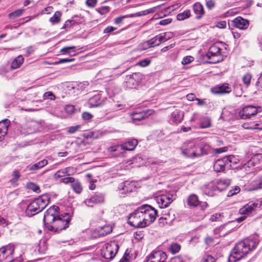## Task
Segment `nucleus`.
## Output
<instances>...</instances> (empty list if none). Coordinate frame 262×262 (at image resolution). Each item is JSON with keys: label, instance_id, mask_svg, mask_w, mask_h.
Instances as JSON below:
<instances>
[{"label": "nucleus", "instance_id": "obj_1", "mask_svg": "<svg viewBox=\"0 0 262 262\" xmlns=\"http://www.w3.org/2000/svg\"><path fill=\"white\" fill-rule=\"evenodd\" d=\"M157 215V211L154 208L148 205H143L129 214L127 222L135 228H144L152 224Z\"/></svg>", "mask_w": 262, "mask_h": 262}, {"label": "nucleus", "instance_id": "obj_2", "mask_svg": "<svg viewBox=\"0 0 262 262\" xmlns=\"http://www.w3.org/2000/svg\"><path fill=\"white\" fill-rule=\"evenodd\" d=\"M259 242V236L254 235L238 242L232 249L229 256V262H236L250 251L255 249Z\"/></svg>", "mask_w": 262, "mask_h": 262}, {"label": "nucleus", "instance_id": "obj_3", "mask_svg": "<svg viewBox=\"0 0 262 262\" xmlns=\"http://www.w3.org/2000/svg\"><path fill=\"white\" fill-rule=\"evenodd\" d=\"M182 154L186 157L194 158L207 155L209 146L193 139L186 140L181 147Z\"/></svg>", "mask_w": 262, "mask_h": 262}, {"label": "nucleus", "instance_id": "obj_4", "mask_svg": "<svg viewBox=\"0 0 262 262\" xmlns=\"http://www.w3.org/2000/svg\"><path fill=\"white\" fill-rule=\"evenodd\" d=\"M25 246L8 244L0 248V262H23Z\"/></svg>", "mask_w": 262, "mask_h": 262}, {"label": "nucleus", "instance_id": "obj_5", "mask_svg": "<svg viewBox=\"0 0 262 262\" xmlns=\"http://www.w3.org/2000/svg\"><path fill=\"white\" fill-rule=\"evenodd\" d=\"M49 202L50 197L47 194L36 198L28 205L25 211L26 215L31 217L40 212Z\"/></svg>", "mask_w": 262, "mask_h": 262}, {"label": "nucleus", "instance_id": "obj_6", "mask_svg": "<svg viewBox=\"0 0 262 262\" xmlns=\"http://www.w3.org/2000/svg\"><path fill=\"white\" fill-rule=\"evenodd\" d=\"M72 214L64 213L58 215L54 221L48 225L47 229L54 232L66 229L69 225Z\"/></svg>", "mask_w": 262, "mask_h": 262}, {"label": "nucleus", "instance_id": "obj_7", "mask_svg": "<svg viewBox=\"0 0 262 262\" xmlns=\"http://www.w3.org/2000/svg\"><path fill=\"white\" fill-rule=\"evenodd\" d=\"M225 45L222 42H217L213 44L209 49L207 53L208 59H210L209 62L212 63H218L223 60L222 47Z\"/></svg>", "mask_w": 262, "mask_h": 262}, {"label": "nucleus", "instance_id": "obj_8", "mask_svg": "<svg viewBox=\"0 0 262 262\" xmlns=\"http://www.w3.org/2000/svg\"><path fill=\"white\" fill-rule=\"evenodd\" d=\"M119 250V246L115 242L105 243L102 245L100 249L101 255L108 262L113 259Z\"/></svg>", "mask_w": 262, "mask_h": 262}, {"label": "nucleus", "instance_id": "obj_9", "mask_svg": "<svg viewBox=\"0 0 262 262\" xmlns=\"http://www.w3.org/2000/svg\"><path fill=\"white\" fill-rule=\"evenodd\" d=\"M233 159L234 156L230 155L216 160L213 165L214 171L217 172H220L230 169L232 166L231 163Z\"/></svg>", "mask_w": 262, "mask_h": 262}, {"label": "nucleus", "instance_id": "obj_10", "mask_svg": "<svg viewBox=\"0 0 262 262\" xmlns=\"http://www.w3.org/2000/svg\"><path fill=\"white\" fill-rule=\"evenodd\" d=\"M174 199V193L168 192L157 196L155 200L161 208L168 207Z\"/></svg>", "mask_w": 262, "mask_h": 262}, {"label": "nucleus", "instance_id": "obj_11", "mask_svg": "<svg viewBox=\"0 0 262 262\" xmlns=\"http://www.w3.org/2000/svg\"><path fill=\"white\" fill-rule=\"evenodd\" d=\"M261 111L262 108L260 106L255 107L253 105H247L239 111V116L243 119H249Z\"/></svg>", "mask_w": 262, "mask_h": 262}, {"label": "nucleus", "instance_id": "obj_12", "mask_svg": "<svg viewBox=\"0 0 262 262\" xmlns=\"http://www.w3.org/2000/svg\"><path fill=\"white\" fill-rule=\"evenodd\" d=\"M59 207L57 206H52L45 213L43 222L46 228L48 225H50L55 219L58 215Z\"/></svg>", "mask_w": 262, "mask_h": 262}, {"label": "nucleus", "instance_id": "obj_13", "mask_svg": "<svg viewBox=\"0 0 262 262\" xmlns=\"http://www.w3.org/2000/svg\"><path fill=\"white\" fill-rule=\"evenodd\" d=\"M137 187V183L134 181H126L121 183L118 188L119 194L122 197L130 192L133 191Z\"/></svg>", "mask_w": 262, "mask_h": 262}, {"label": "nucleus", "instance_id": "obj_14", "mask_svg": "<svg viewBox=\"0 0 262 262\" xmlns=\"http://www.w3.org/2000/svg\"><path fill=\"white\" fill-rule=\"evenodd\" d=\"M220 189L216 186L214 181L210 182L201 188L203 193L209 196H213L217 194L220 192Z\"/></svg>", "mask_w": 262, "mask_h": 262}, {"label": "nucleus", "instance_id": "obj_15", "mask_svg": "<svg viewBox=\"0 0 262 262\" xmlns=\"http://www.w3.org/2000/svg\"><path fill=\"white\" fill-rule=\"evenodd\" d=\"M167 255L161 250L153 251L147 257L146 262H166Z\"/></svg>", "mask_w": 262, "mask_h": 262}, {"label": "nucleus", "instance_id": "obj_16", "mask_svg": "<svg viewBox=\"0 0 262 262\" xmlns=\"http://www.w3.org/2000/svg\"><path fill=\"white\" fill-rule=\"evenodd\" d=\"M104 100L105 98L102 97L101 94L97 92H94L88 102V106L90 107L101 106L104 104Z\"/></svg>", "mask_w": 262, "mask_h": 262}, {"label": "nucleus", "instance_id": "obj_17", "mask_svg": "<svg viewBox=\"0 0 262 262\" xmlns=\"http://www.w3.org/2000/svg\"><path fill=\"white\" fill-rule=\"evenodd\" d=\"M142 80V74L140 73H134L126 77V86L129 89L135 88Z\"/></svg>", "mask_w": 262, "mask_h": 262}, {"label": "nucleus", "instance_id": "obj_18", "mask_svg": "<svg viewBox=\"0 0 262 262\" xmlns=\"http://www.w3.org/2000/svg\"><path fill=\"white\" fill-rule=\"evenodd\" d=\"M104 201V195L102 193H97L90 198L86 199L84 203L88 207H93L95 205L103 203Z\"/></svg>", "mask_w": 262, "mask_h": 262}, {"label": "nucleus", "instance_id": "obj_19", "mask_svg": "<svg viewBox=\"0 0 262 262\" xmlns=\"http://www.w3.org/2000/svg\"><path fill=\"white\" fill-rule=\"evenodd\" d=\"M232 91L231 88L228 83L217 85L211 89V92L215 94H228Z\"/></svg>", "mask_w": 262, "mask_h": 262}, {"label": "nucleus", "instance_id": "obj_20", "mask_svg": "<svg viewBox=\"0 0 262 262\" xmlns=\"http://www.w3.org/2000/svg\"><path fill=\"white\" fill-rule=\"evenodd\" d=\"M258 204L257 201L254 203L249 202L239 209V213L246 216L251 213L255 208L258 207Z\"/></svg>", "mask_w": 262, "mask_h": 262}, {"label": "nucleus", "instance_id": "obj_21", "mask_svg": "<svg viewBox=\"0 0 262 262\" xmlns=\"http://www.w3.org/2000/svg\"><path fill=\"white\" fill-rule=\"evenodd\" d=\"M108 151L111 154L115 157L124 156L125 150L122 144L116 145L108 148Z\"/></svg>", "mask_w": 262, "mask_h": 262}, {"label": "nucleus", "instance_id": "obj_22", "mask_svg": "<svg viewBox=\"0 0 262 262\" xmlns=\"http://www.w3.org/2000/svg\"><path fill=\"white\" fill-rule=\"evenodd\" d=\"M232 25L236 28L242 30L246 29L249 25V21L242 17H237L232 21Z\"/></svg>", "mask_w": 262, "mask_h": 262}, {"label": "nucleus", "instance_id": "obj_23", "mask_svg": "<svg viewBox=\"0 0 262 262\" xmlns=\"http://www.w3.org/2000/svg\"><path fill=\"white\" fill-rule=\"evenodd\" d=\"M262 163V154H258L253 155L252 158L244 165L245 168L254 166Z\"/></svg>", "mask_w": 262, "mask_h": 262}, {"label": "nucleus", "instance_id": "obj_24", "mask_svg": "<svg viewBox=\"0 0 262 262\" xmlns=\"http://www.w3.org/2000/svg\"><path fill=\"white\" fill-rule=\"evenodd\" d=\"M184 114L183 112L176 110L173 111L171 115L170 119V121L172 123L178 124L181 122L183 118Z\"/></svg>", "mask_w": 262, "mask_h": 262}, {"label": "nucleus", "instance_id": "obj_25", "mask_svg": "<svg viewBox=\"0 0 262 262\" xmlns=\"http://www.w3.org/2000/svg\"><path fill=\"white\" fill-rule=\"evenodd\" d=\"M193 11L195 14V18L198 19H201L205 14L203 5L200 3H195L192 6Z\"/></svg>", "mask_w": 262, "mask_h": 262}, {"label": "nucleus", "instance_id": "obj_26", "mask_svg": "<svg viewBox=\"0 0 262 262\" xmlns=\"http://www.w3.org/2000/svg\"><path fill=\"white\" fill-rule=\"evenodd\" d=\"M10 121L5 119L0 122V140L7 134Z\"/></svg>", "mask_w": 262, "mask_h": 262}, {"label": "nucleus", "instance_id": "obj_27", "mask_svg": "<svg viewBox=\"0 0 262 262\" xmlns=\"http://www.w3.org/2000/svg\"><path fill=\"white\" fill-rule=\"evenodd\" d=\"M48 164V161L46 159H43L41 161H39L37 163L33 164L32 165H29L27 166V168L28 170L31 171H35L42 168Z\"/></svg>", "mask_w": 262, "mask_h": 262}, {"label": "nucleus", "instance_id": "obj_28", "mask_svg": "<svg viewBox=\"0 0 262 262\" xmlns=\"http://www.w3.org/2000/svg\"><path fill=\"white\" fill-rule=\"evenodd\" d=\"M214 182L216 186H217L218 188H222L220 189V191L221 192L228 187L231 183V180L228 179H221L220 180L214 181Z\"/></svg>", "mask_w": 262, "mask_h": 262}, {"label": "nucleus", "instance_id": "obj_29", "mask_svg": "<svg viewBox=\"0 0 262 262\" xmlns=\"http://www.w3.org/2000/svg\"><path fill=\"white\" fill-rule=\"evenodd\" d=\"M125 150L132 151L134 150L138 144V141L135 139H129L128 141L122 144Z\"/></svg>", "mask_w": 262, "mask_h": 262}, {"label": "nucleus", "instance_id": "obj_30", "mask_svg": "<svg viewBox=\"0 0 262 262\" xmlns=\"http://www.w3.org/2000/svg\"><path fill=\"white\" fill-rule=\"evenodd\" d=\"M71 168V167H69L64 169H62L58 170L54 174V178L56 180H57L59 178H61L62 177H64L66 174L70 175V169Z\"/></svg>", "mask_w": 262, "mask_h": 262}, {"label": "nucleus", "instance_id": "obj_31", "mask_svg": "<svg viewBox=\"0 0 262 262\" xmlns=\"http://www.w3.org/2000/svg\"><path fill=\"white\" fill-rule=\"evenodd\" d=\"M152 113V111L149 110L147 112H142L139 113H135L133 115V119L135 120H141L149 116Z\"/></svg>", "mask_w": 262, "mask_h": 262}, {"label": "nucleus", "instance_id": "obj_32", "mask_svg": "<svg viewBox=\"0 0 262 262\" xmlns=\"http://www.w3.org/2000/svg\"><path fill=\"white\" fill-rule=\"evenodd\" d=\"M96 231H98L99 236H101L106 235L111 232L112 229L110 226L106 225L98 228Z\"/></svg>", "mask_w": 262, "mask_h": 262}, {"label": "nucleus", "instance_id": "obj_33", "mask_svg": "<svg viewBox=\"0 0 262 262\" xmlns=\"http://www.w3.org/2000/svg\"><path fill=\"white\" fill-rule=\"evenodd\" d=\"M199 201L198 196L192 194L189 196L187 199V204L189 206L195 207L199 205Z\"/></svg>", "mask_w": 262, "mask_h": 262}, {"label": "nucleus", "instance_id": "obj_34", "mask_svg": "<svg viewBox=\"0 0 262 262\" xmlns=\"http://www.w3.org/2000/svg\"><path fill=\"white\" fill-rule=\"evenodd\" d=\"M162 215L166 219V221L168 222V225H171L173 221L175 219V215L173 211H167L165 213H163Z\"/></svg>", "mask_w": 262, "mask_h": 262}, {"label": "nucleus", "instance_id": "obj_35", "mask_svg": "<svg viewBox=\"0 0 262 262\" xmlns=\"http://www.w3.org/2000/svg\"><path fill=\"white\" fill-rule=\"evenodd\" d=\"M75 46H71V47H66L62 48L60 52L62 54H68L70 56H74L75 55Z\"/></svg>", "mask_w": 262, "mask_h": 262}, {"label": "nucleus", "instance_id": "obj_36", "mask_svg": "<svg viewBox=\"0 0 262 262\" xmlns=\"http://www.w3.org/2000/svg\"><path fill=\"white\" fill-rule=\"evenodd\" d=\"M24 58L21 55L18 56L12 62L11 68L13 69L19 68L24 62Z\"/></svg>", "mask_w": 262, "mask_h": 262}, {"label": "nucleus", "instance_id": "obj_37", "mask_svg": "<svg viewBox=\"0 0 262 262\" xmlns=\"http://www.w3.org/2000/svg\"><path fill=\"white\" fill-rule=\"evenodd\" d=\"M191 16V12L189 10H185L184 12L179 13L177 15V18L178 20L182 21L188 18Z\"/></svg>", "mask_w": 262, "mask_h": 262}, {"label": "nucleus", "instance_id": "obj_38", "mask_svg": "<svg viewBox=\"0 0 262 262\" xmlns=\"http://www.w3.org/2000/svg\"><path fill=\"white\" fill-rule=\"evenodd\" d=\"M169 32H165L161 33L157 35V38L158 39V42L156 44L157 46L160 45L162 42H164L170 38Z\"/></svg>", "mask_w": 262, "mask_h": 262}, {"label": "nucleus", "instance_id": "obj_39", "mask_svg": "<svg viewBox=\"0 0 262 262\" xmlns=\"http://www.w3.org/2000/svg\"><path fill=\"white\" fill-rule=\"evenodd\" d=\"M73 190L77 193H80L82 190V187L78 180L74 179L72 184H71Z\"/></svg>", "mask_w": 262, "mask_h": 262}, {"label": "nucleus", "instance_id": "obj_40", "mask_svg": "<svg viewBox=\"0 0 262 262\" xmlns=\"http://www.w3.org/2000/svg\"><path fill=\"white\" fill-rule=\"evenodd\" d=\"M135 15L134 14H127L126 15L123 16H120L118 17H116L114 20V23L116 25H120L121 23H122L123 20L126 18H129V17H133Z\"/></svg>", "mask_w": 262, "mask_h": 262}, {"label": "nucleus", "instance_id": "obj_41", "mask_svg": "<svg viewBox=\"0 0 262 262\" xmlns=\"http://www.w3.org/2000/svg\"><path fill=\"white\" fill-rule=\"evenodd\" d=\"M61 16V13L60 11H56L54 13V15L50 18V21L52 24H57L60 21V17Z\"/></svg>", "mask_w": 262, "mask_h": 262}, {"label": "nucleus", "instance_id": "obj_42", "mask_svg": "<svg viewBox=\"0 0 262 262\" xmlns=\"http://www.w3.org/2000/svg\"><path fill=\"white\" fill-rule=\"evenodd\" d=\"M180 249V245L176 243H172L169 247V251L172 254L179 252Z\"/></svg>", "mask_w": 262, "mask_h": 262}, {"label": "nucleus", "instance_id": "obj_43", "mask_svg": "<svg viewBox=\"0 0 262 262\" xmlns=\"http://www.w3.org/2000/svg\"><path fill=\"white\" fill-rule=\"evenodd\" d=\"M201 127L203 128H208L210 127V120L208 117H204L201 122Z\"/></svg>", "mask_w": 262, "mask_h": 262}, {"label": "nucleus", "instance_id": "obj_44", "mask_svg": "<svg viewBox=\"0 0 262 262\" xmlns=\"http://www.w3.org/2000/svg\"><path fill=\"white\" fill-rule=\"evenodd\" d=\"M27 188L29 189L32 190L33 191L38 193L40 192L39 187L33 182L28 183L27 184Z\"/></svg>", "mask_w": 262, "mask_h": 262}, {"label": "nucleus", "instance_id": "obj_45", "mask_svg": "<svg viewBox=\"0 0 262 262\" xmlns=\"http://www.w3.org/2000/svg\"><path fill=\"white\" fill-rule=\"evenodd\" d=\"M215 258L211 255L205 254L202 259L201 262H215Z\"/></svg>", "mask_w": 262, "mask_h": 262}, {"label": "nucleus", "instance_id": "obj_46", "mask_svg": "<svg viewBox=\"0 0 262 262\" xmlns=\"http://www.w3.org/2000/svg\"><path fill=\"white\" fill-rule=\"evenodd\" d=\"M151 60L150 59L146 58L138 61L137 65L141 67H146L148 66Z\"/></svg>", "mask_w": 262, "mask_h": 262}, {"label": "nucleus", "instance_id": "obj_47", "mask_svg": "<svg viewBox=\"0 0 262 262\" xmlns=\"http://www.w3.org/2000/svg\"><path fill=\"white\" fill-rule=\"evenodd\" d=\"M97 11L101 15H104L110 11V7L108 6H102L98 8Z\"/></svg>", "mask_w": 262, "mask_h": 262}, {"label": "nucleus", "instance_id": "obj_48", "mask_svg": "<svg viewBox=\"0 0 262 262\" xmlns=\"http://www.w3.org/2000/svg\"><path fill=\"white\" fill-rule=\"evenodd\" d=\"M23 14V10L18 9L9 14L10 18L13 19L20 16Z\"/></svg>", "mask_w": 262, "mask_h": 262}, {"label": "nucleus", "instance_id": "obj_49", "mask_svg": "<svg viewBox=\"0 0 262 262\" xmlns=\"http://www.w3.org/2000/svg\"><path fill=\"white\" fill-rule=\"evenodd\" d=\"M194 60V57L191 56H187L184 57L182 60V64L183 65L188 64Z\"/></svg>", "mask_w": 262, "mask_h": 262}, {"label": "nucleus", "instance_id": "obj_50", "mask_svg": "<svg viewBox=\"0 0 262 262\" xmlns=\"http://www.w3.org/2000/svg\"><path fill=\"white\" fill-rule=\"evenodd\" d=\"M119 262H130V256L126 250L123 257L120 259Z\"/></svg>", "mask_w": 262, "mask_h": 262}, {"label": "nucleus", "instance_id": "obj_51", "mask_svg": "<svg viewBox=\"0 0 262 262\" xmlns=\"http://www.w3.org/2000/svg\"><path fill=\"white\" fill-rule=\"evenodd\" d=\"M125 107V105L121 103H115L112 105V110L114 111H117L118 110H122Z\"/></svg>", "mask_w": 262, "mask_h": 262}, {"label": "nucleus", "instance_id": "obj_52", "mask_svg": "<svg viewBox=\"0 0 262 262\" xmlns=\"http://www.w3.org/2000/svg\"><path fill=\"white\" fill-rule=\"evenodd\" d=\"M254 185L256 186V189L262 188V176H259L256 178Z\"/></svg>", "mask_w": 262, "mask_h": 262}, {"label": "nucleus", "instance_id": "obj_53", "mask_svg": "<svg viewBox=\"0 0 262 262\" xmlns=\"http://www.w3.org/2000/svg\"><path fill=\"white\" fill-rule=\"evenodd\" d=\"M251 77L252 76L251 74L249 73L245 74L243 77V81L244 83L247 85H249L250 83Z\"/></svg>", "mask_w": 262, "mask_h": 262}, {"label": "nucleus", "instance_id": "obj_54", "mask_svg": "<svg viewBox=\"0 0 262 262\" xmlns=\"http://www.w3.org/2000/svg\"><path fill=\"white\" fill-rule=\"evenodd\" d=\"M240 191V188L238 186H235L234 189L229 191L227 194L228 197L233 196L234 194L238 193Z\"/></svg>", "mask_w": 262, "mask_h": 262}, {"label": "nucleus", "instance_id": "obj_55", "mask_svg": "<svg viewBox=\"0 0 262 262\" xmlns=\"http://www.w3.org/2000/svg\"><path fill=\"white\" fill-rule=\"evenodd\" d=\"M74 179H75L73 177H64V178H61L60 180V182L66 184H68L69 183H71V184H72L73 182L74 181Z\"/></svg>", "mask_w": 262, "mask_h": 262}, {"label": "nucleus", "instance_id": "obj_56", "mask_svg": "<svg viewBox=\"0 0 262 262\" xmlns=\"http://www.w3.org/2000/svg\"><path fill=\"white\" fill-rule=\"evenodd\" d=\"M157 37V35L147 41V43L149 47L157 46L156 44L158 42V39Z\"/></svg>", "mask_w": 262, "mask_h": 262}, {"label": "nucleus", "instance_id": "obj_57", "mask_svg": "<svg viewBox=\"0 0 262 262\" xmlns=\"http://www.w3.org/2000/svg\"><path fill=\"white\" fill-rule=\"evenodd\" d=\"M43 97L44 99L54 100L55 98V96L51 92H48L45 93Z\"/></svg>", "mask_w": 262, "mask_h": 262}, {"label": "nucleus", "instance_id": "obj_58", "mask_svg": "<svg viewBox=\"0 0 262 262\" xmlns=\"http://www.w3.org/2000/svg\"><path fill=\"white\" fill-rule=\"evenodd\" d=\"M80 128V126H79V125L70 126L68 128V132L70 134H74V133H76Z\"/></svg>", "mask_w": 262, "mask_h": 262}, {"label": "nucleus", "instance_id": "obj_59", "mask_svg": "<svg viewBox=\"0 0 262 262\" xmlns=\"http://www.w3.org/2000/svg\"><path fill=\"white\" fill-rule=\"evenodd\" d=\"M82 118L85 121H89L92 119L93 116L89 112H84L82 115Z\"/></svg>", "mask_w": 262, "mask_h": 262}, {"label": "nucleus", "instance_id": "obj_60", "mask_svg": "<svg viewBox=\"0 0 262 262\" xmlns=\"http://www.w3.org/2000/svg\"><path fill=\"white\" fill-rule=\"evenodd\" d=\"M97 2V0H86L85 3L89 7L93 8L96 6Z\"/></svg>", "mask_w": 262, "mask_h": 262}, {"label": "nucleus", "instance_id": "obj_61", "mask_svg": "<svg viewBox=\"0 0 262 262\" xmlns=\"http://www.w3.org/2000/svg\"><path fill=\"white\" fill-rule=\"evenodd\" d=\"M32 122H29L26 124V127H28L27 130L26 132H23V130H21L23 134H29L33 133V130L31 128V126H32Z\"/></svg>", "mask_w": 262, "mask_h": 262}, {"label": "nucleus", "instance_id": "obj_62", "mask_svg": "<svg viewBox=\"0 0 262 262\" xmlns=\"http://www.w3.org/2000/svg\"><path fill=\"white\" fill-rule=\"evenodd\" d=\"M172 21L171 18L164 19L160 21L159 24L162 26H165L170 24Z\"/></svg>", "mask_w": 262, "mask_h": 262}, {"label": "nucleus", "instance_id": "obj_63", "mask_svg": "<svg viewBox=\"0 0 262 262\" xmlns=\"http://www.w3.org/2000/svg\"><path fill=\"white\" fill-rule=\"evenodd\" d=\"M66 111L69 114L73 113L75 111L74 106L72 105H68L65 107Z\"/></svg>", "mask_w": 262, "mask_h": 262}, {"label": "nucleus", "instance_id": "obj_64", "mask_svg": "<svg viewBox=\"0 0 262 262\" xmlns=\"http://www.w3.org/2000/svg\"><path fill=\"white\" fill-rule=\"evenodd\" d=\"M169 262H184V260L181 256H177L172 258Z\"/></svg>", "mask_w": 262, "mask_h": 262}]
</instances>
